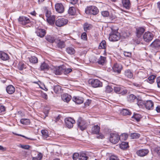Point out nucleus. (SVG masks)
<instances>
[{
    "instance_id": "nucleus-1",
    "label": "nucleus",
    "mask_w": 160,
    "mask_h": 160,
    "mask_svg": "<svg viewBox=\"0 0 160 160\" xmlns=\"http://www.w3.org/2000/svg\"><path fill=\"white\" fill-rule=\"evenodd\" d=\"M150 49L152 52H157L160 51V39H156L150 45Z\"/></svg>"
},
{
    "instance_id": "nucleus-2",
    "label": "nucleus",
    "mask_w": 160,
    "mask_h": 160,
    "mask_svg": "<svg viewBox=\"0 0 160 160\" xmlns=\"http://www.w3.org/2000/svg\"><path fill=\"white\" fill-rule=\"evenodd\" d=\"M88 83L93 87L95 88L101 87L102 86V82L98 79H90L88 81Z\"/></svg>"
},
{
    "instance_id": "nucleus-3",
    "label": "nucleus",
    "mask_w": 160,
    "mask_h": 160,
    "mask_svg": "<svg viewBox=\"0 0 160 160\" xmlns=\"http://www.w3.org/2000/svg\"><path fill=\"white\" fill-rule=\"evenodd\" d=\"M120 38V34L116 31H112L111 33L109 34V39L111 41H118Z\"/></svg>"
},
{
    "instance_id": "nucleus-4",
    "label": "nucleus",
    "mask_w": 160,
    "mask_h": 160,
    "mask_svg": "<svg viewBox=\"0 0 160 160\" xmlns=\"http://www.w3.org/2000/svg\"><path fill=\"white\" fill-rule=\"evenodd\" d=\"M85 12L87 14L95 15L98 12V10L97 7L91 6L87 7L85 9Z\"/></svg>"
},
{
    "instance_id": "nucleus-5",
    "label": "nucleus",
    "mask_w": 160,
    "mask_h": 160,
    "mask_svg": "<svg viewBox=\"0 0 160 160\" xmlns=\"http://www.w3.org/2000/svg\"><path fill=\"white\" fill-rule=\"evenodd\" d=\"M18 21L19 24L23 25H25L31 22L29 18L24 16H20L18 19Z\"/></svg>"
},
{
    "instance_id": "nucleus-6",
    "label": "nucleus",
    "mask_w": 160,
    "mask_h": 160,
    "mask_svg": "<svg viewBox=\"0 0 160 160\" xmlns=\"http://www.w3.org/2000/svg\"><path fill=\"white\" fill-rule=\"evenodd\" d=\"M119 137V136L117 134L111 133L110 136V141L113 144H116L120 140Z\"/></svg>"
},
{
    "instance_id": "nucleus-7",
    "label": "nucleus",
    "mask_w": 160,
    "mask_h": 160,
    "mask_svg": "<svg viewBox=\"0 0 160 160\" xmlns=\"http://www.w3.org/2000/svg\"><path fill=\"white\" fill-rule=\"evenodd\" d=\"M77 124L78 128L82 131H83L87 128L85 122L81 118H79L77 121Z\"/></svg>"
},
{
    "instance_id": "nucleus-8",
    "label": "nucleus",
    "mask_w": 160,
    "mask_h": 160,
    "mask_svg": "<svg viewBox=\"0 0 160 160\" xmlns=\"http://www.w3.org/2000/svg\"><path fill=\"white\" fill-rule=\"evenodd\" d=\"M68 22V20L64 18H59L56 21L55 24L58 27H61L66 25Z\"/></svg>"
},
{
    "instance_id": "nucleus-9",
    "label": "nucleus",
    "mask_w": 160,
    "mask_h": 160,
    "mask_svg": "<svg viewBox=\"0 0 160 160\" xmlns=\"http://www.w3.org/2000/svg\"><path fill=\"white\" fill-rule=\"evenodd\" d=\"M64 120L66 126L69 128L72 127L73 124L75 123V120L71 118H65Z\"/></svg>"
},
{
    "instance_id": "nucleus-10",
    "label": "nucleus",
    "mask_w": 160,
    "mask_h": 160,
    "mask_svg": "<svg viewBox=\"0 0 160 160\" xmlns=\"http://www.w3.org/2000/svg\"><path fill=\"white\" fill-rule=\"evenodd\" d=\"M153 37L152 34L150 32H146L143 36V38L145 41L149 42L151 41Z\"/></svg>"
},
{
    "instance_id": "nucleus-11",
    "label": "nucleus",
    "mask_w": 160,
    "mask_h": 160,
    "mask_svg": "<svg viewBox=\"0 0 160 160\" xmlns=\"http://www.w3.org/2000/svg\"><path fill=\"white\" fill-rule=\"evenodd\" d=\"M55 7L56 11L59 13H62L64 11V7L61 3H56Z\"/></svg>"
},
{
    "instance_id": "nucleus-12",
    "label": "nucleus",
    "mask_w": 160,
    "mask_h": 160,
    "mask_svg": "<svg viewBox=\"0 0 160 160\" xmlns=\"http://www.w3.org/2000/svg\"><path fill=\"white\" fill-rule=\"evenodd\" d=\"M37 35L40 38L43 37L46 33V31L41 28H38L35 31Z\"/></svg>"
},
{
    "instance_id": "nucleus-13",
    "label": "nucleus",
    "mask_w": 160,
    "mask_h": 160,
    "mask_svg": "<svg viewBox=\"0 0 160 160\" xmlns=\"http://www.w3.org/2000/svg\"><path fill=\"white\" fill-rule=\"evenodd\" d=\"M149 152L148 149H142L137 151V154L140 157H144Z\"/></svg>"
},
{
    "instance_id": "nucleus-14",
    "label": "nucleus",
    "mask_w": 160,
    "mask_h": 160,
    "mask_svg": "<svg viewBox=\"0 0 160 160\" xmlns=\"http://www.w3.org/2000/svg\"><path fill=\"white\" fill-rule=\"evenodd\" d=\"M122 68L121 65L118 64L117 63H115L114 64L112 67V69L114 72H117L119 73H120Z\"/></svg>"
},
{
    "instance_id": "nucleus-15",
    "label": "nucleus",
    "mask_w": 160,
    "mask_h": 160,
    "mask_svg": "<svg viewBox=\"0 0 160 160\" xmlns=\"http://www.w3.org/2000/svg\"><path fill=\"white\" fill-rule=\"evenodd\" d=\"M144 106L147 109L152 110L153 108V103L151 100L147 101L145 102Z\"/></svg>"
},
{
    "instance_id": "nucleus-16",
    "label": "nucleus",
    "mask_w": 160,
    "mask_h": 160,
    "mask_svg": "<svg viewBox=\"0 0 160 160\" xmlns=\"http://www.w3.org/2000/svg\"><path fill=\"white\" fill-rule=\"evenodd\" d=\"M9 57L8 54L4 52L0 51V59L3 61H6L8 60Z\"/></svg>"
},
{
    "instance_id": "nucleus-17",
    "label": "nucleus",
    "mask_w": 160,
    "mask_h": 160,
    "mask_svg": "<svg viewBox=\"0 0 160 160\" xmlns=\"http://www.w3.org/2000/svg\"><path fill=\"white\" fill-rule=\"evenodd\" d=\"M124 75L127 78H132L133 77V71L130 69L126 70L124 72Z\"/></svg>"
},
{
    "instance_id": "nucleus-18",
    "label": "nucleus",
    "mask_w": 160,
    "mask_h": 160,
    "mask_svg": "<svg viewBox=\"0 0 160 160\" xmlns=\"http://www.w3.org/2000/svg\"><path fill=\"white\" fill-rule=\"evenodd\" d=\"M122 3L123 7L127 9H129L131 6L129 0H122Z\"/></svg>"
},
{
    "instance_id": "nucleus-19",
    "label": "nucleus",
    "mask_w": 160,
    "mask_h": 160,
    "mask_svg": "<svg viewBox=\"0 0 160 160\" xmlns=\"http://www.w3.org/2000/svg\"><path fill=\"white\" fill-rule=\"evenodd\" d=\"M145 31L144 28L139 27L136 29V35L138 38L140 37Z\"/></svg>"
},
{
    "instance_id": "nucleus-20",
    "label": "nucleus",
    "mask_w": 160,
    "mask_h": 160,
    "mask_svg": "<svg viewBox=\"0 0 160 160\" xmlns=\"http://www.w3.org/2000/svg\"><path fill=\"white\" fill-rule=\"evenodd\" d=\"M92 133L98 134L100 131V127L98 125H94L91 129Z\"/></svg>"
},
{
    "instance_id": "nucleus-21",
    "label": "nucleus",
    "mask_w": 160,
    "mask_h": 160,
    "mask_svg": "<svg viewBox=\"0 0 160 160\" xmlns=\"http://www.w3.org/2000/svg\"><path fill=\"white\" fill-rule=\"evenodd\" d=\"M142 118L141 115L137 113H134L132 117V120L133 121H136L137 122L140 121Z\"/></svg>"
},
{
    "instance_id": "nucleus-22",
    "label": "nucleus",
    "mask_w": 160,
    "mask_h": 160,
    "mask_svg": "<svg viewBox=\"0 0 160 160\" xmlns=\"http://www.w3.org/2000/svg\"><path fill=\"white\" fill-rule=\"evenodd\" d=\"M54 73L57 75H60L63 73V68L62 67L59 66L56 67L54 70Z\"/></svg>"
},
{
    "instance_id": "nucleus-23",
    "label": "nucleus",
    "mask_w": 160,
    "mask_h": 160,
    "mask_svg": "<svg viewBox=\"0 0 160 160\" xmlns=\"http://www.w3.org/2000/svg\"><path fill=\"white\" fill-rule=\"evenodd\" d=\"M73 101L78 104L82 103L83 102V98L79 97H74L72 98Z\"/></svg>"
},
{
    "instance_id": "nucleus-24",
    "label": "nucleus",
    "mask_w": 160,
    "mask_h": 160,
    "mask_svg": "<svg viewBox=\"0 0 160 160\" xmlns=\"http://www.w3.org/2000/svg\"><path fill=\"white\" fill-rule=\"evenodd\" d=\"M6 91L9 94H11L15 92V88L12 85H9L6 87Z\"/></svg>"
},
{
    "instance_id": "nucleus-25",
    "label": "nucleus",
    "mask_w": 160,
    "mask_h": 160,
    "mask_svg": "<svg viewBox=\"0 0 160 160\" xmlns=\"http://www.w3.org/2000/svg\"><path fill=\"white\" fill-rule=\"evenodd\" d=\"M136 102H137V104L139 107H142L143 106H144L145 102L143 101L141 99V98L139 97H138Z\"/></svg>"
},
{
    "instance_id": "nucleus-26",
    "label": "nucleus",
    "mask_w": 160,
    "mask_h": 160,
    "mask_svg": "<svg viewBox=\"0 0 160 160\" xmlns=\"http://www.w3.org/2000/svg\"><path fill=\"white\" fill-rule=\"evenodd\" d=\"M138 97L133 94H130L128 97V101L130 102H136Z\"/></svg>"
},
{
    "instance_id": "nucleus-27",
    "label": "nucleus",
    "mask_w": 160,
    "mask_h": 160,
    "mask_svg": "<svg viewBox=\"0 0 160 160\" xmlns=\"http://www.w3.org/2000/svg\"><path fill=\"white\" fill-rule=\"evenodd\" d=\"M66 52L69 54L73 55L75 53V50L73 48L71 47H68L66 49Z\"/></svg>"
},
{
    "instance_id": "nucleus-28",
    "label": "nucleus",
    "mask_w": 160,
    "mask_h": 160,
    "mask_svg": "<svg viewBox=\"0 0 160 160\" xmlns=\"http://www.w3.org/2000/svg\"><path fill=\"white\" fill-rule=\"evenodd\" d=\"M49 67L48 64L44 62L42 63L40 66V68L41 71H45L48 70Z\"/></svg>"
},
{
    "instance_id": "nucleus-29",
    "label": "nucleus",
    "mask_w": 160,
    "mask_h": 160,
    "mask_svg": "<svg viewBox=\"0 0 160 160\" xmlns=\"http://www.w3.org/2000/svg\"><path fill=\"white\" fill-rule=\"evenodd\" d=\"M71 97L68 94H63L62 96V99L64 101L68 102L71 100Z\"/></svg>"
},
{
    "instance_id": "nucleus-30",
    "label": "nucleus",
    "mask_w": 160,
    "mask_h": 160,
    "mask_svg": "<svg viewBox=\"0 0 160 160\" xmlns=\"http://www.w3.org/2000/svg\"><path fill=\"white\" fill-rule=\"evenodd\" d=\"M46 39L50 43L54 42L55 40V38L51 35H47L45 37Z\"/></svg>"
},
{
    "instance_id": "nucleus-31",
    "label": "nucleus",
    "mask_w": 160,
    "mask_h": 160,
    "mask_svg": "<svg viewBox=\"0 0 160 160\" xmlns=\"http://www.w3.org/2000/svg\"><path fill=\"white\" fill-rule=\"evenodd\" d=\"M106 60V57L101 56L97 61V62L98 64L103 65L105 63Z\"/></svg>"
},
{
    "instance_id": "nucleus-32",
    "label": "nucleus",
    "mask_w": 160,
    "mask_h": 160,
    "mask_svg": "<svg viewBox=\"0 0 160 160\" xmlns=\"http://www.w3.org/2000/svg\"><path fill=\"white\" fill-rule=\"evenodd\" d=\"M55 19V16L54 15L51 16L48 18H47V22L51 24H53L54 23Z\"/></svg>"
},
{
    "instance_id": "nucleus-33",
    "label": "nucleus",
    "mask_w": 160,
    "mask_h": 160,
    "mask_svg": "<svg viewBox=\"0 0 160 160\" xmlns=\"http://www.w3.org/2000/svg\"><path fill=\"white\" fill-rule=\"evenodd\" d=\"M92 25L86 22L83 25V28L84 31L87 32L88 30H89L92 28Z\"/></svg>"
},
{
    "instance_id": "nucleus-34",
    "label": "nucleus",
    "mask_w": 160,
    "mask_h": 160,
    "mask_svg": "<svg viewBox=\"0 0 160 160\" xmlns=\"http://www.w3.org/2000/svg\"><path fill=\"white\" fill-rule=\"evenodd\" d=\"M121 113L123 115H130L132 113L130 111L127 109H124L121 110Z\"/></svg>"
},
{
    "instance_id": "nucleus-35",
    "label": "nucleus",
    "mask_w": 160,
    "mask_h": 160,
    "mask_svg": "<svg viewBox=\"0 0 160 160\" xmlns=\"http://www.w3.org/2000/svg\"><path fill=\"white\" fill-rule=\"evenodd\" d=\"M88 158V157L85 153L82 152L80 153L79 159V160H87Z\"/></svg>"
},
{
    "instance_id": "nucleus-36",
    "label": "nucleus",
    "mask_w": 160,
    "mask_h": 160,
    "mask_svg": "<svg viewBox=\"0 0 160 160\" xmlns=\"http://www.w3.org/2000/svg\"><path fill=\"white\" fill-rule=\"evenodd\" d=\"M106 43L105 40H103L100 43L98 48L105 49L106 47Z\"/></svg>"
},
{
    "instance_id": "nucleus-37",
    "label": "nucleus",
    "mask_w": 160,
    "mask_h": 160,
    "mask_svg": "<svg viewBox=\"0 0 160 160\" xmlns=\"http://www.w3.org/2000/svg\"><path fill=\"white\" fill-rule=\"evenodd\" d=\"M29 60L30 62L33 64H35L38 62V59L34 56H31L29 58Z\"/></svg>"
},
{
    "instance_id": "nucleus-38",
    "label": "nucleus",
    "mask_w": 160,
    "mask_h": 160,
    "mask_svg": "<svg viewBox=\"0 0 160 160\" xmlns=\"http://www.w3.org/2000/svg\"><path fill=\"white\" fill-rule=\"evenodd\" d=\"M113 89L116 93H119L122 90V88L120 86L116 85L113 87Z\"/></svg>"
},
{
    "instance_id": "nucleus-39",
    "label": "nucleus",
    "mask_w": 160,
    "mask_h": 160,
    "mask_svg": "<svg viewBox=\"0 0 160 160\" xmlns=\"http://www.w3.org/2000/svg\"><path fill=\"white\" fill-rule=\"evenodd\" d=\"M130 137L132 139H136L140 137V134L138 133H132L130 134Z\"/></svg>"
},
{
    "instance_id": "nucleus-40",
    "label": "nucleus",
    "mask_w": 160,
    "mask_h": 160,
    "mask_svg": "<svg viewBox=\"0 0 160 160\" xmlns=\"http://www.w3.org/2000/svg\"><path fill=\"white\" fill-rule=\"evenodd\" d=\"M76 13V10L75 8L73 7H70L68 10V13L69 14L71 15H74Z\"/></svg>"
},
{
    "instance_id": "nucleus-41",
    "label": "nucleus",
    "mask_w": 160,
    "mask_h": 160,
    "mask_svg": "<svg viewBox=\"0 0 160 160\" xmlns=\"http://www.w3.org/2000/svg\"><path fill=\"white\" fill-rule=\"evenodd\" d=\"M128 147V142H122L120 145V148L122 149L127 148Z\"/></svg>"
},
{
    "instance_id": "nucleus-42",
    "label": "nucleus",
    "mask_w": 160,
    "mask_h": 160,
    "mask_svg": "<svg viewBox=\"0 0 160 160\" xmlns=\"http://www.w3.org/2000/svg\"><path fill=\"white\" fill-rule=\"evenodd\" d=\"M41 133L43 138L44 139L48 137V131L46 130H42L41 131Z\"/></svg>"
},
{
    "instance_id": "nucleus-43",
    "label": "nucleus",
    "mask_w": 160,
    "mask_h": 160,
    "mask_svg": "<svg viewBox=\"0 0 160 160\" xmlns=\"http://www.w3.org/2000/svg\"><path fill=\"white\" fill-rule=\"evenodd\" d=\"M42 157V155L41 153H37V155L35 157L32 158V160H41Z\"/></svg>"
},
{
    "instance_id": "nucleus-44",
    "label": "nucleus",
    "mask_w": 160,
    "mask_h": 160,
    "mask_svg": "<svg viewBox=\"0 0 160 160\" xmlns=\"http://www.w3.org/2000/svg\"><path fill=\"white\" fill-rule=\"evenodd\" d=\"M26 65L22 62H20L18 66V68L20 70H22L26 68Z\"/></svg>"
},
{
    "instance_id": "nucleus-45",
    "label": "nucleus",
    "mask_w": 160,
    "mask_h": 160,
    "mask_svg": "<svg viewBox=\"0 0 160 160\" xmlns=\"http://www.w3.org/2000/svg\"><path fill=\"white\" fill-rule=\"evenodd\" d=\"M57 47L60 49H62L65 47V42L63 41H59L57 44Z\"/></svg>"
},
{
    "instance_id": "nucleus-46",
    "label": "nucleus",
    "mask_w": 160,
    "mask_h": 160,
    "mask_svg": "<svg viewBox=\"0 0 160 160\" xmlns=\"http://www.w3.org/2000/svg\"><path fill=\"white\" fill-rule=\"evenodd\" d=\"M20 122L21 123L25 125L28 124L30 123V120L28 119H21L20 121Z\"/></svg>"
},
{
    "instance_id": "nucleus-47",
    "label": "nucleus",
    "mask_w": 160,
    "mask_h": 160,
    "mask_svg": "<svg viewBox=\"0 0 160 160\" xmlns=\"http://www.w3.org/2000/svg\"><path fill=\"white\" fill-rule=\"evenodd\" d=\"M156 76L154 75H152L150 76L148 78V82L150 83H152L154 82Z\"/></svg>"
},
{
    "instance_id": "nucleus-48",
    "label": "nucleus",
    "mask_w": 160,
    "mask_h": 160,
    "mask_svg": "<svg viewBox=\"0 0 160 160\" xmlns=\"http://www.w3.org/2000/svg\"><path fill=\"white\" fill-rule=\"evenodd\" d=\"M128 135L126 133H123L119 136L120 139L122 140H126L128 138Z\"/></svg>"
},
{
    "instance_id": "nucleus-49",
    "label": "nucleus",
    "mask_w": 160,
    "mask_h": 160,
    "mask_svg": "<svg viewBox=\"0 0 160 160\" xmlns=\"http://www.w3.org/2000/svg\"><path fill=\"white\" fill-rule=\"evenodd\" d=\"M45 12V15L47 18H48L51 16V12L50 11L48 10L47 8L45 7L44 9Z\"/></svg>"
},
{
    "instance_id": "nucleus-50",
    "label": "nucleus",
    "mask_w": 160,
    "mask_h": 160,
    "mask_svg": "<svg viewBox=\"0 0 160 160\" xmlns=\"http://www.w3.org/2000/svg\"><path fill=\"white\" fill-rule=\"evenodd\" d=\"M142 83L133 82L132 83V85L135 86L138 88H142L143 87L142 86Z\"/></svg>"
},
{
    "instance_id": "nucleus-51",
    "label": "nucleus",
    "mask_w": 160,
    "mask_h": 160,
    "mask_svg": "<svg viewBox=\"0 0 160 160\" xmlns=\"http://www.w3.org/2000/svg\"><path fill=\"white\" fill-rule=\"evenodd\" d=\"M105 89V92L107 93L111 92L113 90V88L109 85L106 86Z\"/></svg>"
},
{
    "instance_id": "nucleus-52",
    "label": "nucleus",
    "mask_w": 160,
    "mask_h": 160,
    "mask_svg": "<svg viewBox=\"0 0 160 160\" xmlns=\"http://www.w3.org/2000/svg\"><path fill=\"white\" fill-rule=\"evenodd\" d=\"M72 71V69L71 68H68L66 69L63 68V73L65 75H67Z\"/></svg>"
},
{
    "instance_id": "nucleus-53",
    "label": "nucleus",
    "mask_w": 160,
    "mask_h": 160,
    "mask_svg": "<svg viewBox=\"0 0 160 160\" xmlns=\"http://www.w3.org/2000/svg\"><path fill=\"white\" fill-rule=\"evenodd\" d=\"M101 14L104 17H107L109 15V12L107 11H102Z\"/></svg>"
},
{
    "instance_id": "nucleus-54",
    "label": "nucleus",
    "mask_w": 160,
    "mask_h": 160,
    "mask_svg": "<svg viewBox=\"0 0 160 160\" xmlns=\"http://www.w3.org/2000/svg\"><path fill=\"white\" fill-rule=\"evenodd\" d=\"M79 154L78 153H74L72 156V158L73 160H76L77 158L79 157Z\"/></svg>"
},
{
    "instance_id": "nucleus-55",
    "label": "nucleus",
    "mask_w": 160,
    "mask_h": 160,
    "mask_svg": "<svg viewBox=\"0 0 160 160\" xmlns=\"http://www.w3.org/2000/svg\"><path fill=\"white\" fill-rule=\"evenodd\" d=\"M62 116L61 115H59L55 119V122H61V120L60 118Z\"/></svg>"
},
{
    "instance_id": "nucleus-56",
    "label": "nucleus",
    "mask_w": 160,
    "mask_h": 160,
    "mask_svg": "<svg viewBox=\"0 0 160 160\" xmlns=\"http://www.w3.org/2000/svg\"><path fill=\"white\" fill-rule=\"evenodd\" d=\"M20 147L22 148L28 150L30 148V146L28 145H21Z\"/></svg>"
},
{
    "instance_id": "nucleus-57",
    "label": "nucleus",
    "mask_w": 160,
    "mask_h": 160,
    "mask_svg": "<svg viewBox=\"0 0 160 160\" xmlns=\"http://www.w3.org/2000/svg\"><path fill=\"white\" fill-rule=\"evenodd\" d=\"M109 160H119V159L116 156L112 155L109 157Z\"/></svg>"
},
{
    "instance_id": "nucleus-58",
    "label": "nucleus",
    "mask_w": 160,
    "mask_h": 160,
    "mask_svg": "<svg viewBox=\"0 0 160 160\" xmlns=\"http://www.w3.org/2000/svg\"><path fill=\"white\" fill-rule=\"evenodd\" d=\"M81 38L84 40H86L87 38V34L85 32H83L81 35Z\"/></svg>"
},
{
    "instance_id": "nucleus-59",
    "label": "nucleus",
    "mask_w": 160,
    "mask_h": 160,
    "mask_svg": "<svg viewBox=\"0 0 160 160\" xmlns=\"http://www.w3.org/2000/svg\"><path fill=\"white\" fill-rule=\"evenodd\" d=\"M60 88V86L58 85L55 86L54 87L53 89L54 91V92L57 93V92H58L59 91Z\"/></svg>"
},
{
    "instance_id": "nucleus-60",
    "label": "nucleus",
    "mask_w": 160,
    "mask_h": 160,
    "mask_svg": "<svg viewBox=\"0 0 160 160\" xmlns=\"http://www.w3.org/2000/svg\"><path fill=\"white\" fill-rule=\"evenodd\" d=\"M123 54L125 56L128 57H130L131 56V53L130 52H124Z\"/></svg>"
},
{
    "instance_id": "nucleus-61",
    "label": "nucleus",
    "mask_w": 160,
    "mask_h": 160,
    "mask_svg": "<svg viewBox=\"0 0 160 160\" xmlns=\"http://www.w3.org/2000/svg\"><path fill=\"white\" fill-rule=\"evenodd\" d=\"M5 107L3 105H0V113L5 112Z\"/></svg>"
},
{
    "instance_id": "nucleus-62",
    "label": "nucleus",
    "mask_w": 160,
    "mask_h": 160,
    "mask_svg": "<svg viewBox=\"0 0 160 160\" xmlns=\"http://www.w3.org/2000/svg\"><path fill=\"white\" fill-rule=\"evenodd\" d=\"M91 100L87 99V101L84 103V105L85 107L89 106V104L91 103Z\"/></svg>"
},
{
    "instance_id": "nucleus-63",
    "label": "nucleus",
    "mask_w": 160,
    "mask_h": 160,
    "mask_svg": "<svg viewBox=\"0 0 160 160\" xmlns=\"http://www.w3.org/2000/svg\"><path fill=\"white\" fill-rule=\"evenodd\" d=\"M155 151L158 155H160V147H157L155 149Z\"/></svg>"
},
{
    "instance_id": "nucleus-64",
    "label": "nucleus",
    "mask_w": 160,
    "mask_h": 160,
    "mask_svg": "<svg viewBox=\"0 0 160 160\" xmlns=\"http://www.w3.org/2000/svg\"><path fill=\"white\" fill-rule=\"evenodd\" d=\"M156 82L157 83L158 87L160 88V76L157 78Z\"/></svg>"
}]
</instances>
